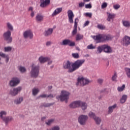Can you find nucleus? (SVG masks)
Wrapping results in <instances>:
<instances>
[{
	"label": "nucleus",
	"instance_id": "obj_37",
	"mask_svg": "<svg viewBox=\"0 0 130 130\" xmlns=\"http://www.w3.org/2000/svg\"><path fill=\"white\" fill-rule=\"evenodd\" d=\"M125 88V85L123 84L121 87H118L117 90L118 91V92H122V91H123Z\"/></svg>",
	"mask_w": 130,
	"mask_h": 130
},
{
	"label": "nucleus",
	"instance_id": "obj_5",
	"mask_svg": "<svg viewBox=\"0 0 130 130\" xmlns=\"http://www.w3.org/2000/svg\"><path fill=\"white\" fill-rule=\"evenodd\" d=\"M90 81L89 80L84 78V77L78 78L77 82L76 83L77 86H85V85H88Z\"/></svg>",
	"mask_w": 130,
	"mask_h": 130
},
{
	"label": "nucleus",
	"instance_id": "obj_28",
	"mask_svg": "<svg viewBox=\"0 0 130 130\" xmlns=\"http://www.w3.org/2000/svg\"><path fill=\"white\" fill-rule=\"evenodd\" d=\"M117 106V105H116L115 104L114 105L109 107V108H108V109H109L108 110L109 113H112V112H113V110L115 109V108H116Z\"/></svg>",
	"mask_w": 130,
	"mask_h": 130
},
{
	"label": "nucleus",
	"instance_id": "obj_21",
	"mask_svg": "<svg viewBox=\"0 0 130 130\" xmlns=\"http://www.w3.org/2000/svg\"><path fill=\"white\" fill-rule=\"evenodd\" d=\"M122 24L124 27L125 28H129L130 27V21L129 20H122Z\"/></svg>",
	"mask_w": 130,
	"mask_h": 130
},
{
	"label": "nucleus",
	"instance_id": "obj_13",
	"mask_svg": "<svg viewBox=\"0 0 130 130\" xmlns=\"http://www.w3.org/2000/svg\"><path fill=\"white\" fill-rule=\"evenodd\" d=\"M67 14L69 23L73 24L74 23L73 19L75 17V14H74V12H73V11L69 10L67 12Z\"/></svg>",
	"mask_w": 130,
	"mask_h": 130
},
{
	"label": "nucleus",
	"instance_id": "obj_25",
	"mask_svg": "<svg viewBox=\"0 0 130 130\" xmlns=\"http://www.w3.org/2000/svg\"><path fill=\"white\" fill-rule=\"evenodd\" d=\"M49 60V58L48 57H43L42 56L40 57L39 58V60L41 63H44V62H46L48 60Z\"/></svg>",
	"mask_w": 130,
	"mask_h": 130
},
{
	"label": "nucleus",
	"instance_id": "obj_4",
	"mask_svg": "<svg viewBox=\"0 0 130 130\" xmlns=\"http://www.w3.org/2000/svg\"><path fill=\"white\" fill-rule=\"evenodd\" d=\"M7 115V112L5 111H2L0 112V117L5 121L6 124L8 123L9 121H12L13 120V117L9 116V117H4V116H6Z\"/></svg>",
	"mask_w": 130,
	"mask_h": 130
},
{
	"label": "nucleus",
	"instance_id": "obj_8",
	"mask_svg": "<svg viewBox=\"0 0 130 130\" xmlns=\"http://www.w3.org/2000/svg\"><path fill=\"white\" fill-rule=\"evenodd\" d=\"M9 86L10 87H16L20 84V79L17 77H13L9 82Z\"/></svg>",
	"mask_w": 130,
	"mask_h": 130
},
{
	"label": "nucleus",
	"instance_id": "obj_60",
	"mask_svg": "<svg viewBox=\"0 0 130 130\" xmlns=\"http://www.w3.org/2000/svg\"><path fill=\"white\" fill-rule=\"evenodd\" d=\"M90 0H83V1L85 2V3H88L89 2H90Z\"/></svg>",
	"mask_w": 130,
	"mask_h": 130
},
{
	"label": "nucleus",
	"instance_id": "obj_46",
	"mask_svg": "<svg viewBox=\"0 0 130 130\" xmlns=\"http://www.w3.org/2000/svg\"><path fill=\"white\" fill-rule=\"evenodd\" d=\"M119 8H120V5L117 4V5H115L113 6V8L115 10H118V9H119Z\"/></svg>",
	"mask_w": 130,
	"mask_h": 130
},
{
	"label": "nucleus",
	"instance_id": "obj_63",
	"mask_svg": "<svg viewBox=\"0 0 130 130\" xmlns=\"http://www.w3.org/2000/svg\"><path fill=\"white\" fill-rule=\"evenodd\" d=\"M51 63H52V61H49L48 64L50 65L51 64Z\"/></svg>",
	"mask_w": 130,
	"mask_h": 130
},
{
	"label": "nucleus",
	"instance_id": "obj_20",
	"mask_svg": "<svg viewBox=\"0 0 130 130\" xmlns=\"http://www.w3.org/2000/svg\"><path fill=\"white\" fill-rule=\"evenodd\" d=\"M107 15L108 18L107 19V20L108 22H110V21H111V20H113V19H114L115 18V16H116V15H115V14H111L110 13H107Z\"/></svg>",
	"mask_w": 130,
	"mask_h": 130
},
{
	"label": "nucleus",
	"instance_id": "obj_61",
	"mask_svg": "<svg viewBox=\"0 0 130 130\" xmlns=\"http://www.w3.org/2000/svg\"><path fill=\"white\" fill-rule=\"evenodd\" d=\"M44 119H46V117H42V120H44Z\"/></svg>",
	"mask_w": 130,
	"mask_h": 130
},
{
	"label": "nucleus",
	"instance_id": "obj_48",
	"mask_svg": "<svg viewBox=\"0 0 130 130\" xmlns=\"http://www.w3.org/2000/svg\"><path fill=\"white\" fill-rule=\"evenodd\" d=\"M107 7V3H104L102 5V9H105V8Z\"/></svg>",
	"mask_w": 130,
	"mask_h": 130
},
{
	"label": "nucleus",
	"instance_id": "obj_17",
	"mask_svg": "<svg viewBox=\"0 0 130 130\" xmlns=\"http://www.w3.org/2000/svg\"><path fill=\"white\" fill-rule=\"evenodd\" d=\"M123 44L124 46H127L130 44V37L125 36L124 38L123 39Z\"/></svg>",
	"mask_w": 130,
	"mask_h": 130
},
{
	"label": "nucleus",
	"instance_id": "obj_40",
	"mask_svg": "<svg viewBox=\"0 0 130 130\" xmlns=\"http://www.w3.org/2000/svg\"><path fill=\"white\" fill-rule=\"evenodd\" d=\"M72 55L74 58H79L80 57V55L78 53H73L72 54Z\"/></svg>",
	"mask_w": 130,
	"mask_h": 130
},
{
	"label": "nucleus",
	"instance_id": "obj_42",
	"mask_svg": "<svg viewBox=\"0 0 130 130\" xmlns=\"http://www.w3.org/2000/svg\"><path fill=\"white\" fill-rule=\"evenodd\" d=\"M19 70L20 72L21 73H25L26 72V68L25 67H23L22 66H20L19 68Z\"/></svg>",
	"mask_w": 130,
	"mask_h": 130
},
{
	"label": "nucleus",
	"instance_id": "obj_57",
	"mask_svg": "<svg viewBox=\"0 0 130 130\" xmlns=\"http://www.w3.org/2000/svg\"><path fill=\"white\" fill-rule=\"evenodd\" d=\"M50 44H51V42H47L46 44L47 46H49V45H50Z\"/></svg>",
	"mask_w": 130,
	"mask_h": 130
},
{
	"label": "nucleus",
	"instance_id": "obj_32",
	"mask_svg": "<svg viewBox=\"0 0 130 130\" xmlns=\"http://www.w3.org/2000/svg\"><path fill=\"white\" fill-rule=\"evenodd\" d=\"M80 107L82 108V110H86L87 107V104L84 102H81Z\"/></svg>",
	"mask_w": 130,
	"mask_h": 130
},
{
	"label": "nucleus",
	"instance_id": "obj_33",
	"mask_svg": "<svg viewBox=\"0 0 130 130\" xmlns=\"http://www.w3.org/2000/svg\"><path fill=\"white\" fill-rule=\"evenodd\" d=\"M7 27L9 31H14V27H13V25L12 24L10 23V22H8L7 23Z\"/></svg>",
	"mask_w": 130,
	"mask_h": 130
},
{
	"label": "nucleus",
	"instance_id": "obj_39",
	"mask_svg": "<svg viewBox=\"0 0 130 130\" xmlns=\"http://www.w3.org/2000/svg\"><path fill=\"white\" fill-rule=\"evenodd\" d=\"M53 121H54V119H51L48 120V121H46V124H47V125H50Z\"/></svg>",
	"mask_w": 130,
	"mask_h": 130
},
{
	"label": "nucleus",
	"instance_id": "obj_14",
	"mask_svg": "<svg viewBox=\"0 0 130 130\" xmlns=\"http://www.w3.org/2000/svg\"><path fill=\"white\" fill-rule=\"evenodd\" d=\"M82 104L81 101H76L72 102L70 104L69 106L70 108H78L81 107V104Z\"/></svg>",
	"mask_w": 130,
	"mask_h": 130
},
{
	"label": "nucleus",
	"instance_id": "obj_59",
	"mask_svg": "<svg viewBox=\"0 0 130 130\" xmlns=\"http://www.w3.org/2000/svg\"><path fill=\"white\" fill-rule=\"evenodd\" d=\"M29 11H31V12H33V8L32 7H29L28 9Z\"/></svg>",
	"mask_w": 130,
	"mask_h": 130
},
{
	"label": "nucleus",
	"instance_id": "obj_41",
	"mask_svg": "<svg viewBox=\"0 0 130 130\" xmlns=\"http://www.w3.org/2000/svg\"><path fill=\"white\" fill-rule=\"evenodd\" d=\"M98 29H100V30H104L105 29V26L102 25V24H98Z\"/></svg>",
	"mask_w": 130,
	"mask_h": 130
},
{
	"label": "nucleus",
	"instance_id": "obj_12",
	"mask_svg": "<svg viewBox=\"0 0 130 130\" xmlns=\"http://www.w3.org/2000/svg\"><path fill=\"white\" fill-rule=\"evenodd\" d=\"M89 117L93 118L94 120L95 121L96 124H100L101 123V119L98 117H96V115L95 113H93L92 112H90L89 113Z\"/></svg>",
	"mask_w": 130,
	"mask_h": 130
},
{
	"label": "nucleus",
	"instance_id": "obj_64",
	"mask_svg": "<svg viewBox=\"0 0 130 130\" xmlns=\"http://www.w3.org/2000/svg\"><path fill=\"white\" fill-rule=\"evenodd\" d=\"M122 130H126L125 128H122Z\"/></svg>",
	"mask_w": 130,
	"mask_h": 130
},
{
	"label": "nucleus",
	"instance_id": "obj_26",
	"mask_svg": "<svg viewBox=\"0 0 130 130\" xmlns=\"http://www.w3.org/2000/svg\"><path fill=\"white\" fill-rule=\"evenodd\" d=\"M113 37L110 35H103V40L104 41H106L108 40H111Z\"/></svg>",
	"mask_w": 130,
	"mask_h": 130
},
{
	"label": "nucleus",
	"instance_id": "obj_49",
	"mask_svg": "<svg viewBox=\"0 0 130 130\" xmlns=\"http://www.w3.org/2000/svg\"><path fill=\"white\" fill-rule=\"evenodd\" d=\"M85 16L89 17V18H92V13H86L85 14Z\"/></svg>",
	"mask_w": 130,
	"mask_h": 130
},
{
	"label": "nucleus",
	"instance_id": "obj_43",
	"mask_svg": "<svg viewBox=\"0 0 130 130\" xmlns=\"http://www.w3.org/2000/svg\"><path fill=\"white\" fill-rule=\"evenodd\" d=\"M60 128H59V126H55L51 128L47 129V130H59Z\"/></svg>",
	"mask_w": 130,
	"mask_h": 130
},
{
	"label": "nucleus",
	"instance_id": "obj_52",
	"mask_svg": "<svg viewBox=\"0 0 130 130\" xmlns=\"http://www.w3.org/2000/svg\"><path fill=\"white\" fill-rule=\"evenodd\" d=\"M98 82L99 83V84H102V83H103V80L102 79H99L98 80Z\"/></svg>",
	"mask_w": 130,
	"mask_h": 130
},
{
	"label": "nucleus",
	"instance_id": "obj_50",
	"mask_svg": "<svg viewBox=\"0 0 130 130\" xmlns=\"http://www.w3.org/2000/svg\"><path fill=\"white\" fill-rule=\"evenodd\" d=\"M85 6V3H80L79 4V8H83Z\"/></svg>",
	"mask_w": 130,
	"mask_h": 130
},
{
	"label": "nucleus",
	"instance_id": "obj_11",
	"mask_svg": "<svg viewBox=\"0 0 130 130\" xmlns=\"http://www.w3.org/2000/svg\"><path fill=\"white\" fill-rule=\"evenodd\" d=\"M34 35L33 32L30 29L27 30L23 32V37L25 39L29 38V39H33Z\"/></svg>",
	"mask_w": 130,
	"mask_h": 130
},
{
	"label": "nucleus",
	"instance_id": "obj_16",
	"mask_svg": "<svg viewBox=\"0 0 130 130\" xmlns=\"http://www.w3.org/2000/svg\"><path fill=\"white\" fill-rule=\"evenodd\" d=\"M40 3L41 8H46L50 5V0H40Z\"/></svg>",
	"mask_w": 130,
	"mask_h": 130
},
{
	"label": "nucleus",
	"instance_id": "obj_44",
	"mask_svg": "<svg viewBox=\"0 0 130 130\" xmlns=\"http://www.w3.org/2000/svg\"><path fill=\"white\" fill-rule=\"evenodd\" d=\"M87 49H95V47L93 46V44H90L87 46Z\"/></svg>",
	"mask_w": 130,
	"mask_h": 130
},
{
	"label": "nucleus",
	"instance_id": "obj_19",
	"mask_svg": "<svg viewBox=\"0 0 130 130\" xmlns=\"http://www.w3.org/2000/svg\"><path fill=\"white\" fill-rule=\"evenodd\" d=\"M104 51L105 52H106L107 53H110L112 52V49H111V48L110 46L107 45H104Z\"/></svg>",
	"mask_w": 130,
	"mask_h": 130
},
{
	"label": "nucleus",
	"instance_id": "obj_27",
	"mask_svg": "<svg viewBox=\"0 0 130 130\" xmlns=\"http://www.w3.org/2000/svg\"><path fill=\"white\" fill-rule=\"evenodd\" d=\"M0 56H1V57H3V58H6V62H9V59H10L9 55H6V54L0 52Z\"/></svg>",
	"mask_w": 130,
	"mask_h": 130
},
{
	"label": "nucleus",
	"instance_id": "obj_47",
	"mask_svg": "<svg viewBox=\"0 0 130 130\" xmlns=\"http://www.w3.org/2000/svg\"><path fill=\"white\" fill-rule=\"evenodd\" d=\"M85 9H92V5L90 4H86L85 6Z\"/></svg>",
	"mask_w": 130,
	"mask_h": 130
},
{
	"label": "nucleus",
	"instance_id": "obj_9",
	"mask_svg": "<svg viewBox=\"0 0 130 130\" xmlns=\"http://www.w3.org/2000/svg\"><path fill=\"white\" fill-rule=\"evenodd\" d=\"M61 45H64L67 46L68 45L69 46H75L76 45V43L75 42L71 41L70 39H64L63 40L62 42L60 43Z\"/></svg>",
	"mask_w": 130,
	"mask_h": 130
},
{
	"label": "nucleus",
	"instance_id": "obj_62",
	"mask_svg": "<svg viewBox=\"0 0 130 130\" xmlns=\"http://www.w3.org/2000/svg\"><path fill=\"white\" fill-rule=\"evenodd\" d=\"M48 89H49V90H51V89H52V86H49Z\"/></svg>",
	"mask_w": 130,
	"mask_h": 130
},
{
	"label": "nucleus",
	"instance_id": "obj_3",
	"mask_svg": "<svg viewBox=\"0 0 130 130\" xmlns=\"http://www.w3.org/2000/svg\"><path fill=\"white\" fill-rule=\"evenodd\" d=\"M70 95H71V93L68 91L62 90L60 95L56 96V99L58 100L60 99L61 102L66 101L70 98Z\"/></svg>",
	"mask_w": 130,
	"mask_h": 130
},
{
	"label": "nucleus",
	"instance_id": "obj_51",
	"mask_svg": "<svg viewBox=\"0 0 130 130\" xmlns=\"http://www.w3.org/2000/svg\"><path fill=\"white\" fill-rule=\"evenodd\" d=\"M40 97H41L42 98H47V94H42L40 96Z\"/></svg>",
	"mask_w": 130,
	"mask_h": 130
},
{
	"label": "nucleus",
	"instance_id": "obj_36",
	"mask_svg": "<svg viewBox=\"0 0 130 130\" xmlns=\"http://www.w3.org/2000/svg\"><path fill=\"white\" fill-rule=\"evenodd\" d=\"M12 49H13L12 47H5L4 48V51L5 52H10L12 51Z\"/></svg>",
	"mask_w": 130,
	"mask_h": 130
},
{
	"label": "nucleus",
	"instance_id": "obj_58",
	"mask_svg": "<svg viewBox=\"0 0 130 130\" xmlns=\"http://www.w3.org/2000/svg\"><path fill=\"white\" fill-rule=\"evenodd\" d=\"M76 50H78V51H81V49L79 47H76Z\"/></svg>",
	"mask_w": 130,
	"mask_h": 130
},
{
	"label": "nucleus",
	"instance_id": "obj_18",
	"mask_svg": "<svg viewBox=\"0 0 130 130\" xmlns=\"http://www.w3.org/2000/svg\"><path fill=\"white\" fill-rule=\"evenodd\" d=\"M93 39L94 40H96L98 42L100 43V42H103L104 41L103 40V35L99 34L96 36H94L93 37Z\"/></svg>",
	"mask_w": 130,
	"mask_h": 130
},
{
	"label": "nucleus",
	"instance_id": "obj_2",
	"mask_svg": "<svg viewBox=\"0 0 130 130\" xmlns=\"http://www.w3.org/2000/svg\"><path fill=\"white\" fill-rule=\"evenodd\" d=\"M40 67L39 66H36L35 64H32L31 70L30 71V77L31 78H37L39 75V70Z\"/></svg>",
	"mask_w": 130,
	"mask_h": 130
},
{
	"label": "nucleus",
	"instance_id": "obj_1",
	"mask_svg": "<svg viewBox=\"0 0 130 130\" xmlns=\"http://www.w3.org/2000/svg\"><path fill=\"white\" fill-rule=\"evenodd\" d=\"M84 63H85V59H78L72 63L67 60L63 62V68L64 70H68V73H74L77 70H79Z\"/></svg>",
	"mask_w": 130,
	"mask_h": 130
},
{
	"label": "nucleus",
	"instance_id": "obj_34",
	"mask_svg": "<svg viewBox=\"0 0 130 130\" xmlns=\"http://www.w3.org/2000/svg\"><path fill=\"white\" fill-rule=\"evenodd\" d=\"M103 50H104L103 45L98 47V48H97L98 53H101V52H102Z\"/></svg>",
	"mask_w": 130,
	"mask_h": 130
},
{
	"label": "nucleus",
	"instance_id": "obj_54",
	"mask_svg": "<svg viewBox=\"0 0 130 130\" xmlns=\"http://www.w3.org/2000/svg\"><path fill=\"white\" fill-rule=\"evenodd\" d=\"M53 104H46V105H44V106L45 107H49V106H51V105H53Z\"/></svg>",
	"mask_w": 130,
	"mask_h": 130
},
{
	"label": "nucleus",
	"instance_id": "obj_30",
	"mask_svg": "<svg viewBox=\"0 0 130 130\" xmlns=\"http://www.w3.org/2000/svg\"><path fill=\"white\" fill-rule=\"evenodd\" d=\"M125 71V73L126 75L127 76V78H129L130 79V68H128L127 67H125L124 69Z\"/></svg>",
	"mask_w": 130,
	"mask_h": 130
},
{
	"label": "nucleus",
	"instance_id": "obj_6",
	"mask_svg": "<svg viewBox=\"0 0 130 130\" xmlns=\"http://www.w3.org/2000/svg\"><path fill=\"white\" fill-rule=\"evenodd\" d=\"M87 120H88V116L85 115H81L78 118V122L81 125H86Z\"/></svg>",
	"mask_w": 130,
	"mask_h": 130
},
{
	"label": "nucleus",
	"instance_id": "obj_56",
	"mask_svg": "<svg viewBox=\"0 0 130 130\" xmlns=\"http://www.w3.org/2000/svg\"><path fill=\"white\" fill-rule=\"evenodd\" d=\"M34 16H35V14L34 13V11H32L31 14H30V16L33 18V17H34Z\"/></svg>",
	"mask_w": 130,
	"mask_h": 130
},
{
	"label": "nucleus",
	"instance_id": "obj_22",
	"mask_svg": "<svg viewBox=\"0 0 130 130\" xmlns=\"http://www.w3.org/2000/svg\"><path fill=\"white\" fill-rule=\"evenodd\" d=\"M44 19V16L41 14H37L36 17L37 22H42Z\"/></svg>",
	"mask_w": 130,
	"mask_h": 130
},
{
	"label": "nucleus",
	"instance_id": "obj_38",
	"mask_svg": "<svg viewBox=\"0 0 130 130\" xmlns=\"http://www.w3.org/2000/svg\"><path fill=\"white\" fill-rule=\"evenodd\" d=\"M39 92V89L38 88H34L32 89V95L35 96Z\"/></svg>",
	"mask_w": 130,
	"mask_h": 130
},
{
	"label": "nucleus",
	"instance_id": "obj_53",
	"mask_svg": "<svg viewBox=\"0 0 130 130\" xmlns=\"http://www.w3.org/2000/svg\"><path fill=\"white\" fill-rule=\"evenodd\" d=\"M53 94H50L49 95H47V98H53Z\"/></svg>",
	"mask_w": 130,
	"mask_h": 130
},
{
	"label": "nucleus",
	"instance_id": "obj_15",
	"mask_svg": "<svg viewBox=\"0 0 130 130\" xmlns=\"http://www.w3.org/2000/svg\"><path fill=\"white\" fill-rule=\"evenodd\" d=\"M78 23H79V19L76 18L75 19L74 28L72 32V36H75L78 32Z\"/></svg>",
	"mask_w": 130,
	"mask_h": 130
},
{
	"label": "nucleus",
	"instance_id": "obj_24",
	"mask_svg": "<svg viewBox=\"0 0 130 130\" xmlns=\"http://www.w3.org/2000/svg\"><path fill=\"white\" fill-rule=\"evenodd\" d=\"M52 32H53V29L49 28L48 30L45 31L44 35L45 36H49V35H51L52 34Z\"/></svg>",
	"mask_w": 130,
	"mask_h": 130
},
{
	"label": "nucleus",
	"instance_id": "obj_7",
	"mask_svg": "<svg viewBox=\"0 0 130 130\" xmlns=\"http://www.w3.org/2000/svg\"><path fill=\"white\" fill-rule=\"evenodd\" d=\"M22 91V87H18L16 88H12L9 91L10 95L11 96H16L18 95V93H20Z\"/></svg>",
	"mask_w": 130,
	"mask_h": 130
},
{
	"label": "nucleus",
	"instance_id": "obj_31",
	"mask_svg": "<svg viewBox=\"0 0 130 130\" xmlns=\"http://www.w3.org/2000/svg\"><path fill=\"white\" fill-rule=\"evenodd\" d=\"M23 97H20L19 99H17L14 101L15 104H20L22 103V101H23Z\"/></svg>",
	"mask_w": 130,
	"mask_h": 130
},
{
	"label": "nucleus",
	"instance_id": "obj_45",
	"mask_svg": "<svg viewBox=\"0 0 130 130\" xmlns=\"http://www.w3.org/2000/svg\"><path fill=\"white\" fill-rule=\"evenodd\" d=\"M116 78H117V75L116 74V73H115L114 75L112 77V81H116Z\"/></svg>",
	"mask_w": 130,
	"mask_h": 130
},
{
	"label": "nucleus",
	"instance_id": "obj_55",
	"mask_svg": "<svg viewBox=\"0 0 130 130\" xmlns=\"http://www.w3.org/2000/svg\"><path fill=\"white\" fill-rule=\"evenodd\" d=\"M90 23V22L89 21H86V22L84 23V26L86 27V26H88L89 24Z\"/></svg>",
	"mask_w": 130,
	"mask_h": 130
},
{
	"label": "nucleus",
	"instance_id": "obj_35",
	"mask_svg": "<svg viewBox=\"0 0 130 130\" xmlns=\"http://www.w3.org/2000/svg\"><path fill=\"white\" fill-rule=\"evenodd\" d=\"M83 37H84V36L82 35H81L80 34H78L76 35V41H79V40H81V39H83Z\"/></svg>",
	"mask_w": 130,
	"mask_h": 130
},
{
	"label": "nucleus",
	"instance_id": "obj_10",
	"mask_svg": "<svg viewBox=\"0 0 130 130\" xmlns=\"http://www.w3.org/2000/svg\"><path fill=\"white\" fill-rule=\"evenodd\" d=\"M11 32L9 30L3 35L5 40H6L8 43H11V42H12V38L11 37Z\"/></svg>",
	"mask_w": 130,
	"mask_h": 130
},
{
	"label": "nucleus",
	"instance_id": "obj_29",
	"mask_svg": "<svg viewBox=\"0 0 130 130\" xmlns=\"http://www.w3.org/2000/svg\"><path fill=\"white\" fill-rule=\"evenodd\" d=\"M127 100V96L125 94L123 95L120 99V103H121V104H123V103H125Z\"/></svg>",
	"mask_w": 130,
	"mask_h": 130
},
{
	"label": "nucleus",
	"instance_id": "obj_23",
	"mask_svg": "<svg viewBox=\"0 0 130 130\" xmlns=\"http://www.w3.org/2000/svg\"><path fill=\"white\" fill-rule=\"evenodd\" d=\"M62 11V8H58L55 9L54 12L52 14V16H56V15H58L60 13H61Z\"/></svg>",
	"mask_w": 130,
	"mask_h": 130
}]
</instances>
